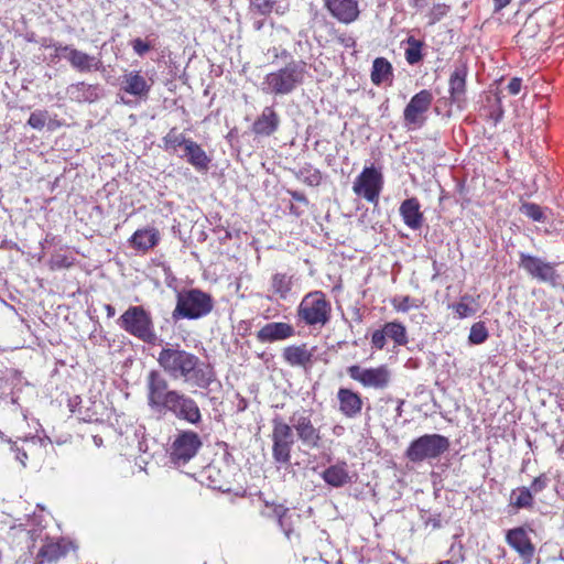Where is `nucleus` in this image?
Listing matches in <instances>:
<instances>
[{
    "label": "nucleus",
    "mask_w": 564,
    "mask_h": 564,
    "mask_svg": "<svg viewBox=\"0 0 564 564\" xmlns=\"http://www.w3.org/2000/svg\"><path fill=\"white\" fill-rule=\"evenodd\" d=\"M158 364L173 380L209 390L217 382L214 368L180 345L166 344L158 355Z\"/></svg>",
    "instance_id": "obj_1"
},
{
    "label": "nucleus",
    "mask_w": 564,
    "mask_h": 564,
    "mask_svg": "<svg viewBox=\"0 0 564 564\" xmlns=\"http://www.w3.org/2000/svg\"><path fill=\"white\" fill-rule=\"evenodd\" d=\"M306 63L292 59L284 67L269 73L262 82V91L273 95H289L304 83Z\"/></svg>",
    "instance_id": "obj_2"
},
{
    "label": "nucleus",
    "mask_w": 564,
    "mask_h": 564,
    "mask_svg": "<svg viewBox=\"0 0 564 564\" xmlns=\"http://www.w3.org/2000/svg\"><path fill=\"white\" fill-rule=\"evenodd\" d=\"M299 322L314 329H322L332 318V304L322 291H312L303 296L297 310Z\"/></svg>",
    "instance_id": "obj_3"
},
{
    "label": "nucleus",
    "mask_w": 564,
    "mask_h": 564,
    "mask_svg": "<svg viewBox=\"0 0 564 564\" xmlns=\"http://www.w3.org/2000/svg\"><path fill=\"white\" fill-rule=\"evenodd\" d=\"M117 323L121 329L143 343L154 344L158 339L152 316L141 305L129 306Z\"/></svg>",
    "instance_id": "obj_4"
},
{
    "label": "nucleus",
    "mask_w": 564,
    "mask_h": 564,
    "mask_svg": "<svg viewBox=\"0 0 564 564\" xmlns=\"http://www.w3.org/2000/svg\"><path fill=\"white\" fill-rule=\"evenodd\" d=\"M213 306V299L208 293L198 289L184 290L177 293L172 317L175 321L181 318L198 319L208 315Z\"/></svg>",
    "instance_id": "obj_5"
},
{
    "label": "nucleus",
    "mask_w": 564,
    "mask_h": 564,
    "mask_svg": "<svg viewBox=\"0 0 564 564\" xmlns=\"http://www.w3.org/2000/svg\"><path fill=\"white\" fill-rule=\"evenodd\" d=\"M451 446L449 440L441 434H424L412 441L405 457L412 463L438 459Z\"/></svg>",
    "instance_id": "obj_6"
},
{
    "label": "nucleus",
    "mask_w": 564,
    "mask_h": 564,
    "mask_svg": "<svg viewBox=\"0 0 564 564\" xmlns=\"http://www.w3.org/2000/svg\"><path fill=\"white\" fill-rule=\"evenodd\" d=\"M271 424L272 457L276 464L289 465L292 448L296 442L293 429L281 415H275L271 420Z\"/></svg>",
    "instance_id": "obj_7"
},
{
    "label": "nucleus",
    "mask_w": 564,
    "mask_h": 564,
    "mask_svg": "<svg viewBox=\"0 0 564 564\" xmlns=\"http://www.w3.org/2000/svg\"><path fill=\"white\" fill-rule=\"evenodd\" d=\"M312 410L297 409L292 412L289 423L293 429L296 438L310 448H318L322 441L321 431L313 424Z\"/></svg>",
    "instance_id": "obj_8"
},
{
    "label": "nucleus",
    "mask_w": 564,
    "mask_h": 564,
    "mask_svg": "<svg viewBox=\"0 0 564 564\" xmlns=\"http://www.w3.org/2000/svg\"><path fill=\"white\" fill-rule=\"evenodd\" d=\"M170 412L176 419L186 421L193 425L202 422V413L197 402L187 394L176 390L166 403H163L161 412Z\"/></svg>",
    "instance_id": "obj_9"
},
{
    "label": "nucleus",
    "mask_w": 564,
    "mask_h": 564,
    "mask_svg": "<svg viewBox=\"0 0 564 564\" xmlns=\"http://www.w3.org/2000/svg\"><path fill=\"white\" fill-rule=\"evenodd\" d=\"M202 446L200 437L197 433L185 430L180 431L171 444L170 457L175 465H185L198 452Z\"/></svg>",
    "instance_id": "obj_10"
},
{
    "label": "nucleus",
    "mask_w": 564,
    "mask_h": 564,
    "mask_svg": "<svg viewBox=\"0 0 564 564\" xmlns=\"http://www.w3.org/2000/svg\"><path fill=\"white\" fill-rule=\"evenodd\" d=\"M383 186L382 173L372 166H366L356 177L352 191L354 193L368 200L377 204Z\"/></svg>",
    "instance_id": "obj_11"
},
{
    "label": "nucleus",
    "mask_w": 564,
    "mask_h": 564,
    "mask_svg": "<svg viewBox=\"0 0 564 564\" xmlns=\"http://www.w3.org/2000/svg\"><path fill=\"white\" fill-rule=\"evenodd\" d=\"M519 268L540 282L549 283L553 286L558 284L560 275L556 272L554 264L546 262L539 257L520 251Z\"/></svg>",
    "instance_id": "obj_12"
},
{
    "label": "nucleus",
    "mask_w": 564,
    "mask_h": 564,
    "mask_svg": "<svg viewBox=\"0 0 564 564\" xmlns=\"http://www.w3.org/2000/svg\"><path fill=\"white\" fill-rule=\"evenodd\" d=\"M347 373L364 388H372L376 390L386 389L391 381V372L387 366L362 368L358 365H352L347 368Z\"/></svg>",
    "instance_id": "obj_13"
},
{
    "label": "nucleus",
    "mask_w": 564,
    "mask_h": 564,
    "mask_svg": "<svg viewBox=\"0 0 564 564\" xmlns=\"http://www.w3.org/2000/svg\"><path fill=\"white\" fill-rule=\"evenodd\" d=\"M433 101L430 90L423 89L415 94L403 111L404 124L410 129L421 128L425 123V113Z\"/></svg>",
    "instance_id": "obj_14"
},
{
    "label": "nucleus",
    "mask_w": 564,
    "mask_h": 564,
    "mask_svg": "<svg viewBox=\"0 0 564 564\" xmlns=\"http://www.w3.org/2000/svg\"><path fill=\"white\" fill-rule=\"evenodd\" d=\"M148 403L152 409L161 412L163 403H166L176 390L169 389V382L163 373L156 370L149 372L147 378Z\"/></svg>",
    "instance_id": "obj_15"
},
{
    "label": "nucleus",
    "mask_w": 564,
    "mask_h": 564,
    "mask_svg": "<svg viewBox=\"0 0 564 564\" xmlns=\"http://www.w3.org/2000/svg\"><path fill=\"white\" fill-rule=\"evenodd\" d=\"M506 542L525 563H531L535 547L532 544L525 528L517 527L508 530L506 534Z\"/></svg>",
    "instance_id": "obj_16"
},
{
    "label": "nucleus",
    "mask_w": 564,
    "mask_h": 564,
    "mask_svg": "<svg viewBox=\"0 0 564 564\" xmlns=\"http://www.w3.org/2000/svg\"><path fill=\"white\" fill-rule=\"evenodd\" d=\"M64 52V58L68 61L70 66L80 73H90L100 70L102 62L99 57L89 55L83 51H79L70 45H66Z\"/></svg>",
    "instance_id": "obj_17"
},
{
    "label": "nucleus",
    "mask_w": 564,
    "mask_h": 564,
    "mask_svg": "<svg viewBox=\"0 0 564 564\" xmlns=\"http://www.w3.org/2000/svg\"><path fill=\"white\" fill-rule=\"evenodd\" d=\"M120 89L140 99H147L151 84L139 70H131L122 76Z\"/></svg>",
    "instance_id": "obj_18"
},
{
    "label": "nucleus",
    "mask_w": 564,
    "mask_h": 564,
    "mask_svg": "<svg viewBox=\"0 0 564 564\" xmlns=\"http://www.w3.org/2000/svg\"><path fill=\"white\" fill-rule=\"evenodd\" d=\"M294 334L295 329L291 324L284 322H271L258 330L257 338L261 343H273L291 338Z\"/></svg>",
    "instance_id": "obj_19"
},
{
    "label": "nucleus",
    "mask_w": 564,
    "mask_h": 564,
    "mask_svg": "<svg viewBox=\"0 0 564 564\" xmlns=\"http://www.w3.org/2000/svg\"><path fill=\"white\" fill-rule=\"evenodd\" d=\"M325 6L334 18L346 24L359 17L357 0H325Z\"/></svg>",
    "instance_id": "obj_20"
},
{
    "label": "nucleus",
    "mask_w": 564,
    "mask_h": 564,
    "mask_svg": "<svg viewBox=\"0 0 564 564\" xmlns=\"http://www.w3.org/2000/svg\"><path fill=\"white\" fill-rule=\"evenodd\" d=\"M337 400L340 413L348 419L357 417L362 411L364 402L361 395L351 389L339 388Z\"/></svg>",
    "instance_id": "obj_21"
},
{
    "label": "nucleus",
    "mask_w": 564,
    "mask_h": 564,
    "mask_svg": "<svg viewBox=\"0 0 564 564\" xmlns=\"http://www.w3.org/2000/svg\"><path fill=\"white\" fill-rule=\"evenodd\" d=\"M262 514L276 518L280 528L288 539H290L293 532L294 523L300 520V514L292 512L283 505L267 503Z\"/></svg>",
    "instance_id": "obj_22"
},
{
    "label": "nucleus",
    "mask_w": 564,
    "mask_h": 564,
    "mask_svg": "<svg viewBox=\"0 0 564 564\" xmlns=\"http://www.w3.org/2000/svg\"><path fill=\"white\" fill-rule=\"evenodd\" d=\"M467 73L468 70L466 64L462 63L457 65L451 74L448 80V91L451 101L454 104H459L465 98Z\"/></svg>",
    "instance_id": "obj_23"
},
{
    "label": "nucleus",
    "mask_w": 564,
    "mask_h": 564,
    "mask_svg": "<svg viewBox=\"0 0 564 564\" xmlns=\"http://www.w3.org/2000/svg\"><path fill=\"white\" fill-rule=\"evenodd\" d=\"M322 478L327 485L335 488H340L352 482L346 462H338L324 469Z\"/></svg>",
    "instance_id": "obj_24"
},
{
    "label": "nucleus",
    "mask_w": 564,
    "mask_h": 564,
    "mask_svg": "<svg viewBox=\"0 0 564 564\" xmlns=\"http://www.w3.org/2000/svg\"><path fill=\"white\" fill-rule=\"evenodd\" d=\"M420 208L421 205L415 197L403 200L399 208L404 224L413 230L420 229L423 224V214Z\"/></svg>",
    "instance_id": "obj_25"
},
{
    "label": "nucleus",
    "mask_w": 564,
    "mask_h": 564,
    "mask_svg": "<svg viewBox=\"0 0 564 564\" xmlns=\"http://www.w3.org/2000/svg\"><path fill=\"white\" fill-rule=\"evenodd\" d=\"M129 241L135 250L147 252L159 243L160 232L154 227L138 229Z\"/></svg>",
    "instance_id": "obj_26"
},
{
    "label": "nucleus",
    "mask_w": 564,
    "mask_h": 564,
    "mask_svg": "<svg viewBox=\"0 0 564 564\" xmlns=\"http://www.w3.org/2000/svg\"><path fill=\"white\" fill-rule=\"evenodd\" d=\"M184 153L178 154L180 158L186 159V161L193 165L197 171H206L209 166L210 159L202 147L191 139L187 145L183 150Z\"/></svg>",
    "instance_id": "obj_27"
},
{
    "label": "nucleus",
    "mask_w": 564,
    "mask_h": 564,
    "mask_svg": "<svg viewBox=\"0 0 564 564\" xmlns=\"http://www.w3.org/2000/svg\"><path fill=\"white\" fill-rule=\"evenodd\" d=\"M99 93L98 85H89L84 82L73 84L67 88L70 99L77 102H94L99 99Z\"/></svg>",
    "instance_id": "obj_28"
},
{
    "label": "nucleus",
    "mask_w": 564,
    "mask_h": 564,
    "mask_svg": "<svg viewBox=\"0 0 564 564\" xmlns=\"http://www.w3.org/2000/svg\"><path fill=\"white\" fill-rule=\"evenodd\" d=\"M284 360L292 367H306L312 364L313 352L306 345H292L283 349Z\"/></svg>",
    "instance_id": "obj_29"
},
{
    "label": "nucleus",
    "mask_w": 564,
    "mask_h": 564,
    "mask_svg": "<svg viewBox=\"0 0 564 564\" xmlns=\"http://www.w3.org/2000/svg\"><path fill=\"white\" fill-rule=\"evenodd\" d=\"M280 120L272 107H265L254 121L252 130L256 134L270 135L279 127Z\"/></svg>",
    "instance_id": "obj_30"
},
{
    "label": "nucleus",
    "mask_w": 564,
    "mask_h": 564,
    "mask_svg": "<svg viewBox=\"0 0 564 564\" xmlns=\"http://www.w3.org/2000/svg\"><path fill=\"white\" fill-rule=\"evenodd\" d=\"M393 77L392 65L384 57H377L372 62V69L370 74L371 82L379 86L382 83L391 82Z\"/></svg>",
    "instance_id": "obj_31"
},
{
    "label": "nucleus",
    "mask_w": 564,
    "mask_h": 564,
    "mask_svg": "<svg viewBox=\"0 0 564 564\" xmlns=\"http://www.w3.org/2000/svg\"><path fill=\"white\" fill-rule=\"evenodd\" d=\"M191 139L186 138L184 133L178 132L176 128H172L162 139L163 149L171 154H181L180 149L187 145Z\"/></svg>",
    "instance_id": "obj_32"
},
{
    "label": "nucleus",
    "mask_w": 564,
    "mask_h": 564,
    "mask_svg": "<svg viewBox=\"0 0 564 564\" xmlns=\"http://www.w3.org/2000/svg\"><path fill=\"white\" fill-rule=\"evenodd\" d=\"M293 286V280L291 275L285 273H275L271 278V290L274 295L281 300H285Z\"/></svg>",
    "instance_id": "obj_33"
},
{
    "label": "nucleus",
    "mask_w": 564,
    "mask_h": 564,
    "mask_svg": "<svg viewBox=\"0 0 564 564\" xmlns=\"http://www.w3.org/2000/svg\"><path fill=\"white\" fill-rule=\"evenodd\" d=\"M532 491L528 487H518L511 491L510 506L516 509H529L533 506Z\"/></svg>",
    "instance_id": "obj_34"
},
{
    "label": "nucleus",
    "mask_w": 564,
    "mask_h": 564,
    "mask_svg": "<svg viewBox=\"0 0 564 564\" xmlns=\"http://www.w3.org/2000/svg\"><path fill=\"white\" fill-rule=\"evenodd\" d=\"M10 445V452L14 454L15 459L21 464L23 468L26 467V459L31 447L35 445L34 438L22 440L21 445L18 441L7 440Z\"/></svg>",
    "instance_id": "obj_35"
},
{
    "label": "nucleus",
    "mask_w": 564,
    "mask_h": 564,
    "mask_svg": "<svg viewBox=\"0 0 564 564\" xmlns=\"http://www.w3.org/2000/svg\"><path fill=\"white\" fill-rule=\"evenodd\" d=\"M383 333L388 338L393 340L397 346H404L408 344L406 329L399 322H389L384 324Z\"/></svg>",
    "instance_id": "obj_36"
},
{
    "label": "nucleus",
    "mask_w": 564,
    "mask_h": 564,
    "mask_svg": "<svg viewBox=\"0 0 564 564\" xmlns=\"http://www.w3.org/2000/svg\"><path fill=\"white\" fill-rule=\"evenodd\" d=\"M64 554L65 552L58 543H47L40 549L37 557L41 558L42 563L55 562Z\"/></svg>",
    "instance_id": "obj_37"
},
{
    "label": "nucleus",
    "mask_w": 564,
    "mask_h": 564,
    "mask_svg": "<svg viewBox=\"0 0 564 564\" xmlns=\"http://www.w3.org/2000/svg\"><path fill=\"white\" fill-rule=\"evenodd\" d=\"M408 44L405 59L410 65H415L422 59V42L411 36Z\"/></svg>",
    "instance_id": "obj_38"
},
{
    "label": "nucleus",
    "mask_w": 564,
    "mask_h": 564,
    "mask_svg": "<svg viewBox=\"0 0 564 564\" xmlns=\"http://www.w3.org/2000/svg\"><path fill=\"white\" fill-rule=\"evenodd\" d=\"M297 177L299 180H301L302 182L310 186L319 185L322 180L321 172L317 169H314L313 166L310 165L300 169Z\"/></svg>",
    "instance_id": "obj_39"
},
{
    "label": "nucleus",
    "mask_w": 564,
    "mask_h": 564,
    "mask_svg": "<svg viewBox=\"0 0 564 564\" xmlns=\"http://www.w3.org/2000/svg\"><path fill=\"white\" fill-rule=\"evenodd\" d=\"M488 338V330L484 322L475 323L469 332L468 340L473 345H480Z\"/></svg>",
    "instance_id": "obj_40"
},
{
    "label": "nucleus",
    "mask_w": 564,
    "mask_h": 564,
    "mask_svg": "<svg viewBox=\"0 0 564 564\" xmlns=\"http://www.w3.org/2000/svg\"><path fill=\"white\" fill-rule=\"evenodd\" d=\"M523 215L531 218L534 221H544L545 215L543 209L534 203H523L520 207Z\"/></svg>",
    "instance_id": "obj_41"
},
{
    "label": "nucleus",
    "mask_w": 564,
    "mask_h": 564,
    "mask_svg": "<svg viewBox=\"0 0 564 564\" xmlns=\"http://www.w3.org/2000/svg\"><path fill=\"white\" fill-rule=\"evenodd\" d=\"M392 306L395 311L405 313L412 307H419V302L410 296H395L392 299Z\"/></svg>",
    "instance_id": "obj_42"
},
{
    "label": "nucleus",
    "mask_w": 564,
    "mask_h": 564,
    "mask_svg": "<svg viewBox=\"0 0 564 564\" xmlns=\"http://www.w3.org/2000/svg\"><path fill=\"white\" fill-rule=\"evenodd\" d=\"M48 116L46 111L36 110L30 115L28 123L33 128L41 130L44 128Z\"/></svg>",
    "instance_id": "obj_43"
},
{
    "label": "nucleus",
    "mask_w": 564,
    "mask_h": 564,
    "mask_svg": "<svg viewBox=\"0 0 564 564\" xmlns=\"http://www.w3.org/2000/svg\"><path fill=\"white\" fill-rule=\"evenodd\" d=\"M549 485V478L542 474L534 478V480L531 482V486L528 487L532 491V496L540 494Z\"/></svg>",
    "instance_id": "obj_44"
},
{
    "label": "nucleus",
    "mask_w": 564,
    "mask_h": 564,
    "mask_svg": "<svg viewBox=\"0 0 564 564\" xmlns=\"http://www.w3.org/2000/svg\"><path fill=\"white\" fill-rule=\"evenodd\" d=\"M387 335L383 333V327L381 329H377L372 333L371 336V345L376 349H383L387 343Z\"/></svg>",
    "instance_id": "obj_45"
},
{
    "label": "nucleus",
    "mask_w": 564,
    "mask_h": 564,
    "mask_svg": "<svg viewBox=\"0 0 564 564\" xmlns=\"http://www.w3.org/2000/svg\"><path fill=\"white\" fill-rule=\"evenodd\" d=\"M131 45H132L134 53L139 56H143L145 53H148L151 50V45L140 37L134 39L131 42Z\"/></svg>",
    "instance_id": "obj_46"
},
{
    "label": "nucleus",
    "mask_w": 564,
    "mask_h": 564,
    "mask_svg": "<svg viewBox=\"0 0 564 564\" xmlns=\"http://www.w3.org/2000/svg\"><path fill=\"white\" fill-rule=\"evenodd\" d=\"M72 265V262L64 256H55L51 260V267L52 269H61V268H68Z\"/></svg>",
    "instance_id": "obj_47"
},
{
    "label": "nucleus",
    "mask_w": 564,
    "mask_h": 564,
    "mask_svg": "<svg viewBox=\"0 0 564 564\" xmlns=\"http://www.w3.org/2000/svg\"><path fill=\"white\" fill-rule=\"evenodd\" d=\"M455 312L459 315V317H467L475 313V310L471 308L468 304L464 302L457 303L455 306Z\"/></svg>",
    "instance_id": "obj_48"
},
{
    "label": "nucleus",
    "mask_w": 564,
    "mask_h": 564,
    "mask_svg": "<svg viewBox=\"0 0 564 564\" xmlns=\"http://www.w3.org/2000/svg\"><path fill=\"white\" fill-rule=\"evenodd\" d=\"M253 4L262 14L269 13L272 10L271 0H256Z\"/></svg>",
    "instance_id": "obj_49"
},
{
    "label": "nucleus",
    "mask_w": 564,
    "mask_h": 564,
    "mask_svg": "<svg viewBox=\"0 0 564 564\" xmlns=\"http://www.w3.org/2000/svg\"><path fill=\"white\" fill-rule=\"evenodd\" d=\"M521 85L522 80L518 77H514L509 82L507 89L510 95H518L521 90Z\"/></svg>",
    "instance_id": "obj_50"
},
{
    "label": "nucleus",
    "mask_w": 564,
    "mask_h": 564,
    "mask_svg": "<svg viewBox=\"0 0 564 564\" xmlns=\"http://www.w3.org/2000/svg\"><path fill=\"white\" fill-rule=\"evenodd\" d=\"M425 525L432 529H440L442 527L440 514H433L425 519Z\"/></svg>",
    "instance_id": "obj_51"
},
{
    "label": "nucleus",
    "mask_w": 564,
    "mask_h": 564,
    "mask_svg": "<svg viewBox=\"0 0 564 564\" xmlns=\"http://www.w3.org/2000/svg\"><path fill=\"white\" fill-rule=\"evenodd\" d=\"M462 546L458 549V554H453V556L449 560L442 561L438 564H459L464 561V555L462 554Z\"/></svg>",
    "instance_id": "obj_52"
},
{
    "label": "nucleus",
    "mask_w": 564,
    "mask_h": 564,
    "mask_svg": "<svg viewBox=\"0 0 564 564\" xmlns=\"http://www.w3.org/2000/svg\"><path fill=\"white\" fill-rule=\"evenodd\" d=\"M510 2H511V0H494V10H495V12L501 11Z\"/></svg>",
    "instance_id": "obj_53"
},
{
    "label": "nucleus",
    "mask_w": 564,
    "mask_h": 564,
    "mask_svg": "<svg viewBox=\"0 0 564 564\" xmlns=\"http://www.w3.org/2000/svg\"><path fill=\"white\" fill-rule=\"evenodd\" d=\"M447 7L445 4H437L434 7V14L436 15V20H438L442 15L446 14Z\"/></svg>",
    "instance_id": "obj_54"
},
{
    "label": "nucleus",
    "mask_w": 564,
    "mask_h": 564,
    "mask_svg": "<svg viewBox=\"0 0 564 564\" xmlns=\"http://www.w3.org/2000/svg\"><path fill=\"white\" fill-rule=\"evenodd\" d=\"M290 195L294 200L307 204V199L303 193L297 192V191H292V192H290Z\"/></svg>",
    "instance_id": "obj_55"
},
{
    "label": "nucleus",
    "mask_w": 564,
    "mask_h": 564,
    "mask_svg": "<svg viewBox=\"0 0 564 564\" xmlns=\"http://www.w3.org/2000/svg\"><path fill=\"white\" fill-rule=\"evenodd\" d=\"M51 46H52V47H54L55 52H56L59 56H62V57H64V55H66V54H67L66 52H64V48H65V46H66V45H62V44H59V43H54V44H52Z\"/></svg>",
    "instance_id": "obj_56"
},
{
    "label": "nucleus",
    "mask_w": 564,
    "mask_h": 564,
    "mask_svg": "<svg viewBox=\"0 0 564 564\" xmlns=\"http://www.w3.org/2000/svg\"><path fill=\"white\" fill-rule=\"evenodd\" d=\"M105 310L107 312V317L111 318V317H113L116 315V310H115V307L112 305L106 304L105 305Z\"/></svg>",
    "instance_id": "obj_57"
},
{
    "label": "nucleus",
    "mask_w": 564,
    "mask_h": 564,
    "mask_svg": "<svg viewBox=\"0 0 564 564\" xmlns=\"http://www.w3.org/2000/svg\"><path fill=\"white\" fill-rule=\"evenodd\" d=\"M343 431H344V427H343V426H340V425H336V426L334 427V433H335L336 435H340V434L343 433Z\"/></svg>",
    "instance_id": "obj_58"
},
{
    "label": "nucleus",
    "mask_w": 564,
    "mask_h": 564,
    "mask_svg": "<svg viewBox=\"0 0 564 564\" xmlns=\"http://www.w3.org/2000/svg\"><path fill=\"white\" fill-rule=\"evenodd\" d=\"M414 1V6L417 7V8H422L423 4H424V1L425 0H413Z\"/></svg>",
    "instance_id": "obj_59"
},
{
    "label": "nucleus",
    "mask_w": 564,
    "mask_h": 564,
    "mask_svg": "<svg viewBox=\"0 0 564 564\" xmlns=\"http://www.w3.org/2000/svg\"><path fill=\"white\" fill-rule=\"evenodd\" d=\"M402 405H403V401H400V402H399V405H398V408H397V413H398V415H401V413H402Z\"/></svg>",
    "instance_id": "obj_60"
},
{
    "label": "nucleus",
    "mask_w": 564,
    "mask_h": 564,
    "mask_svg": "<svg viewBox=\"0 0 564 564\" xmlns=\"http://www.w3.org/2000/svg\"><path fill=\"white\" fill-rule=\"evenodd\" d=\"M501 116H502V110L500 109L498 115H497V117H496V120H499L501 118Z\"/></svg>",
    "instance_id": "obj_61"
}]
</instances>
